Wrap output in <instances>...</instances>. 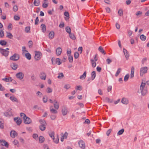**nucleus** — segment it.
<instances>
[{
  "mask_svg": "<svg viewBox=\"0 0 149 149\" xmlns=\"http://www.w3.org/2000/svg\"><path fill=\"white\" fill-rule=\"evenodd\" d=\"M145 86L146 83L142 82L140 85V89L141 91V94L143 96L146 95L148 92L147 88H145Z\"/></svg>",
  "mask_w": 149,
  "mask_h": 149,
  "instance_id": "1",
  "label": "nucleus"
},
{
  "mask_svg": "<svg viewBox=\"0 0 149 149\" xmlns=\"http://www.w3.org/2000/svg\"><path fill=\"white\" fill-rule=\"evenodd\" d=\"M39 122L40 123L39 127V128L42 131H44L46 129L47 125L45 121L44 120L40 119L39 120Z\"/></svg>",
  "mask_w": 149,
  "mask_h": 149,
  "instance_id": "2",
  "label": "nucleus"
},
{
  "mask_svg": "<svg viewBox=\"0 0 149 149\" xmlns=\"http://www.w3.org/2000/svg\"><path fill=\"white\" fill-rule=\"evenodd\" d=\"M9 49V48H8L6 49L0 48V52L4 56L7 57L9 54V52L8 50Z\"/></svg>",
  "mask_w": 149,
  "mask_h": 149,
  "instance_id": "3",
  "label": "nucleus"
},
{
  "mask_svg": "<svg viewBox=\"0 0 149 149\" xmlns=\"http://www.w3.org/2000/svg\"><path fill=\"white\" fill-rule=\"evenodd\" d=\"M147 70L148 67L146 66L141 68L140 71V76H143L144 74L147 73Z\"/></svg>",
  "mask_w": 149,
  "mask_h": 149,
  "instance_id": "4",
  "label": "nucleus"
},
{
  "mask_svg": "<svg viewBox=\"0 0 149 149\" xmlns=\"http://www.w3.org/2000/svg\"><path fill=\"white\" fill-rule=\"evenodd\" d=\"M35 56H34L35 59L36 61H38L41 58L42 54L39 51H35Z\"/></svg>",
  "mask_w": 149,
  "mask_h": 149,
  "instance_id": "5",
  "label": "nucleus"
},
{
  "mask_svg": "<svg viewBox=\"0 0 149 149\" xmlns=\"http://www.w3.org/2000/svg\"><path fill=\"white\" fill-rule=\"evenodd\" d=\"M12 109L9 108L4 113V115L6 117L10 116H13V114L12 111Z\"/></svg>",
  "mask_w": 149,
  "mask_h": 149,
  "instance_id": "6",
  "label": "nucleus"
},
{
  "mask_svg": "<svg viewBox=\"0 0 149 149\" xmlns=\"http://www.w3.org/2000/svg\"><path fill=\"white\" fill-rule=\"evenodd\" d=\"M19 58V55L17 54H15L10 57V59L11 60L16 61L18 60Z\"/></svg>",
  "mask_w": 149,
  "mask_h": 149,
  "instance_id": "7",
  "label": "nucleus"
},
{
  "mask_svg": "<svg viewBox=\"0 0 149 149\" xmlns=\"http://www.w3.org/2000/svg\"><path fill=\"white\" fill-rule=\"evenodd\" d=\"M15 76L17 78L21 80L23 79L24 75L23 73L19 72L17 73Z\"/></svg>",
  "mask_w": 149,
  "mask_h": 149,
  "instance_id": "8",
  "label": "nucleus"
},
{
  "mask_svg": "<svg viewBox=\"0 0 149 149\" xmlns=\"http://www.w3.org/2000/svg\"><path fill=\"white\" fill-rule=\"evenodd\" d=\"M68 113V110L67 107L65 106H63L62 108V113L63 116L66 115Z\"/></svg>",
  "mask_w": 149,
  "mask_h": 149,
  "instance_id": "9",
  "label": "nucleus"
},
{
  "mask_svg": "<svg viewBox=\"0 0 149 149\" xmlns=\"http://www.w3.org/2000/svg\"><path fill=\"white\" fill-rule=\"evenodd\" d=\"M78 144L79 147L83 149H85V143L82 140H80L78 142Z\"/></svg>",
  "mask_w": 149,
  "mask_h": 149,
  "instance_id": "10",
  "label": "nucleus"
},
{
  "mask_svg": "<svg viewBox=\"0 0 149 149\" xmlns=\"http://www.w3.org/2000/svg\"><path fill=\"white\" fill-rule=\"evenodd\" d=\"M14 120L16 123L18 125H20L22 122V119L19 118H15Z\"/></svg>",
  "mask_w": 149,
  "mask_h": 149,
  "instance_id": "11",
  "label": "nucleus"
},
{
  "mask_svg": "<svg viewBox=\"0 0 149 149\" xmlns=\"http://www.w3.org/2000/svg\"><path fill=\"white\" fill-rule=\"evenodd\" d=\"M24 122L26 124H29L31 122V120L27 117H26L24 119Z\"/></svg>",
  "mask_w": 149,
  "mask_h": 149,
  "instance_id": "12",
  "label": "nucleus"
},
{
  "mask_svg": "<svg viewBox=\"0 0 149 149\" xmlns=\"http://www.w3.org/2000/svg\"><path fill=\"white\" fill-rule=\"evenodd\" d=\"M53 102H54V107L55 109H58L59 106V103L56 100H54Z\"/></svg>",
  "mask_w": 149,
  "mask_h": 149,
  "instance_id": "13",
  "label": "nucleus"
},
{
  "mask_svg": "<svg viewBox=\"0 0 149 149\" xmlns=\"http://www.w3.org/2000/svg\"><path fill=\"white\" fill-rule=\"evenodd\" d=\"M0 142L1 145L4 146L6 147H8V144L7 142L5 140H0Z\"/></svg>",
  "mask_w": 149,
  "mask_h": 149,
  "instance_id": "14",
  "label": "nucleus"
},
{
  "mask_svg": "<svg viewBox=\"0 0 149 149\" xmlns=\"http://www.w3.org/2000/svg\"><path fill=\"white\" fill-rule=\"evenodd\" d=\"M40 77L42 79L45 80L46 78V75L45 73L42 72L40 75Z\"/></svg>",
  "mask_w": 149,
  "mask_h": 149,
  "instance_id": "15",
  "label": "nucleus"
},
{
  "mask_svg": "<svg viewBox=\"0 0 149 149\" xmlns=\"http://www.w3.org/2000/svg\"><path fill=\"white\" fill-rule=\"evenodd\" d=\"M10 135L12 138H14L15 136H17V134L15 131L13 130L11 131Z\"/></svg>",
  "mask_w": 149,
  "mask_h": 149,
  "instance_id": "16",
  "label": "nucleus"
},
{
  "mask_svg": "<svg viewBox=\"0 0 149 149\" xmlns=\"http://www.w3.org/2000/svg\"><path fill=\"white\" fill-rule=\"evenodd\" d=\"M62 49L61 47H58L56 49V53L57 56H59L60 55Z\"/></svg>",
  "mask_w": 149,
  "mask_h": 149,
  "instance_id": "17",
  "label": "nucleus"
},
{
  "mask_svg": "<svg viewBox=\"0 0 149 149\" xmlns=\"http://www.w3.org/2000/svg\"><path fill=\"white\" fill-rule=\"evenodd\" d=\"M123 52L125 55V57L126 59L127 60H128V59L129 58V54L128 53V52L127 51L125 48H123Z\"/></svg>",
  "mask_w": 149,
  "mask_h": 149,
  "instance_id": "18",
  "label": "nucleus"
},
{
  "mask_svg": "<svg viewBox=\"0 0 149 149\" xmlns=\"http://www.w3.org/2000/svg\"><path fill=\"white\" fill-rule=\"evenodd\" d=\"M50 113H51L56 114L58 112L57 111V110L53 108L52 106H51L50 107Z\"/></svg>",
  "mask_w": 149,
  "mask_h": 149,
  "instance_id": "19",
  "label": "nucleus"
},
{
  "mask_svg": "<svg viewBox=\"0 0 149 149\" xmlns=\"http://www.w3.org/2000/svg\"><path fill=\"white\" fill-rule=\"evenodd\" d=\"M11 67L12 69L14 70H16L17 68L18 65L15 63H13L11 64Z\"/></svg>",
  "mask_w": 149,
  "mask_h": 149,
  "instance_id": "20",
  "label": "nucleus"
},
{
  "mask_svg": "<svg viewBox=\"0 0 149 149\" xmlns=\"http://www.w3.org/2000/svg\"><path fill=\"white\" fill-rule=\"evenodd\" d=\"M6 76L5 77L6 78H3L2 79V80L3 81H4L6 82H10V81L11 79V77H6Z\"/></svg>",
  "mask_w": 149,
  "mask_h": 149,
  "instance_id": "21",
  "label": "nucleus"
},
{
  "mask_svg": "<svg viewBox=\"0 0 149 149\" xmlns=\"http://www.w3.org/2000/svg\"><path fill=\"white\" fill-rule=\"evenodd\" d=\"M121 102L123 104H127L128 103V100L127 99L123 98H122L121 100Z\"/></svg>",
  "mask_w": 149,
  "mask_h": 149,
  "instance_id": "22",
  "label": "nucleus"
},
{
  "mask_svg": "<svg viewBox=\"0 0 149 149\" xmlns=\"http://www.w3.org/2000/svg\"><path fill=\"white\" fill-rule=\"evenodd\" d=\"M10 100L13 102H18V100L14 96H11L10 97Z\"/></svg>",
  "mask_w": 149,
  "mask_h": 149,
  "instance_id": "23",
  "label": "nucleus"
},
{
  "mask_svg": "<svg viewBox=\"0 0 149 149\" xmlns=\"http://www.w3.org/2000/svg\"><path fill=\"white\" fill-rule=\"evenodd\" d=\"M134 66H132L131 69L130 77L132 78L134 76Z\"/></svg>",
  "mask_w": 149,
  "mask_h": 149,
  "instance_id": "24",
  "label": "nucleus"
},
{
  "mask_svg": "<svg viewBox=\"0 0 149 149\" xmlns=\"http://www.w3.org/2000/svg\"><path fill=\"white\" fill-rule=\"evenodd\" d=\"M41 28H42V32H44L46 31V26L45 24H42L40 26Z\"/></svg>",
  "mask_w": 149,
  "mask_h": 149,
  "instance_id": "25",
  "label": "nucleus"
},
{
  "mask_svg": "<svg viewBox=\"0 0 149 149\" xmlns=\"http://www.w3.org/2000/svg\"><path fill=\"white\" fill-rule=\"evenodd\" d=\"M98 50L102 54H106V53L102 47L100 46L98 48Z\"/></svg>",
  "mask_w": 149,
  "mask_h": 149,
  "instance_id": "26",
  "label": "nucleus"
},
{
  "mask_svg": "<svg viewBox=\"0 0 149 149\" xmlns=\"http://www.w3.org/2000/svg\"><path fill=\"white\" fill-rule=\"evenodd\" d=\"M33 4L35 6H39L40 4V0H34Z\"/></svg>",
  "mask_w": 149,
  "mask_h": 149,
  "instance_id": "27",
  "label": "nucleus"
},
{
  "mask_svg": "<svg viewBox=\"0 0 149 149\" xmlns=\"http://www.w3.org/2000/svg\"><path fill=\"white\" fill-rule=\"evenodd\" d=\"M54 33L53 31H51L49 33V38L50 39L53 38L54 37Z\"/></svg>",
  "mask_w": 149,
  "mask_h": 149,
  "instance_id": "28",
  "label": "nucleus"
},
{
  "mask_svg": "<svg viewBox=\"0 0 149 149\" xmlns=\"http://www.w3.org/2000/svg\"><path fill=\"white\" fill-rule=\"evenodd\" d=\"M45 139L42 136H40L39 138V141L40 143H43L45 141Z\"/></svg>",
  "mask_w": 149,
  "mask_h": 149,
  "instance_id": "29",
  "label": "nucleus"
},
{
  "mask_svg": "<svg viewBox=\"0 0 149 149\" xmlns=\"http://www.w3.org/2000/svg\"><path fill=\"white\" fill-rule=\"evenodd\" d=\"M7 36L6 37H8V38L10 39H12L13 38V36L12 35V34L8 32H7Z\"/></svg>",
  "mask_w": 149,
  "mask_h": 149,
  "instance_id": "30",
  "label": "nucleus"
},
{
  "mask_svg": "<svg viewBox=\"0 0 149 149\" xmlns=\"http://www.w3.org/2000/svg\"><path fill=\"white\" fill-rule=\"evenodd\" d=\"M7 43V42L5 40H3L0 41V44L2 46L6 45Z\"/></svg>",
  "mask_w": 149,
  "mask_h": 149,
  "instance_id": "31",
  "label": "nucleus"
},
{
  "mask_svg": "<svg viewBox=\"0 0 149 149\" xmlns=\"http://www.w3.org/2000/svg\"><path fill=\"white\" fill-rule=\"evenodd\" d=\"M3 121L2 120H0V128L3 129L4 128Z\"/></svg>",
  "mask_w": 149,
  "mask_h": 149,
  "instance_id": "32",
  "label": "nucleus"
},
{
  "mask_svg": "<svg viewBox=\"0 0 149 149\" xmlns=\"http://www.w3.org/2000/svg\"><path fill=\"white\" fill-rule=\"evenodd\" d=\"M91 79L92 80H93L95 78L96 76V74L95 71H93L91 74Z\"/></svg>",
  "mask_w": 149,
  "mask_h": 149,
  "instance_id": "33",
  "label": "nucleus"
},
{
  "mask_svg": "<svg viewBox=\"0 0 149 149\" xmlns=\"http://www.w3.org/2000/svg\"><path fill=\"white\" fill-rule=\"evenodd\" d=\"M86 75V72L85 71L84 73L80 77V78L81 79H85Z\"/></svg>",
  "mask_w": 149,
  "mask_h": 149,
  "instance_id": "34",
  "label": "nucleus"
},
{
  "mask_svg": "<svg viewBox=\"0 0 149 149\" xmlns=\"http://www.w3.org/2000/svg\"><path fill=\"white\" fill-rule=\"evenodd\" d=\"M70 37L72 40H75L76 39V37H75L74 34L70 33L69 34Z\"/></svg>",
  "mask_w": 149,
  "mask_h": 149,
  "instance_id": "35",
  "label": "nucleus"
},
{
  "mask_svg": "<svg viewBox=\"0 0 149 149\" xmlns=\"http://www.w3.org/2000/svg\"><path fill=\"white\" fill-rule=\"evenodd\" d=\"M91 61L92 64V66L93 68L95 67L96 66V63L94 61V60L93 59H91Z\"/></svg>",
  "mask_w": 149,
  "mask_h": 149,
  "instance_id": "36",
  "label": "nucleus"
},
{
  "mask_svg": "<svg viewBox=\"0 0 149 149\" xmlns=\"http://www.w3.org/2000/svg\"><path fill=\"white\" fill-rule=\"evenodd\" d=\"M25 56L27 58L28 60H30L31 58V54L29 53H27L25 54Z\"/></svg>",
  "mask_w": 149,
  "mask_h": 149,
  "instance_id": "37",
  "label": "nucleus"
},
{
  "mask_svg": "<svg viewBox=\"0 0 149 149\" xmlns=\"http://www.w3.org/2000/svg\"><path fill=\"white\" fill-rule=\"evenodd\" d=\"M140 38L141 40L142 41H145L146 39V37L143 34L141 35Z\"/></svg>",
  "mask_w": 149,
  "mask_h": 149,
  "instance_id": "38",
  "label": "nucleus"
},
{
  "mask_svg": "<svg viewBox=\"0 0 149 149\" xmlns=\"http://www.w3.org/2000/svg\"><path fill=\"white\" fill-rule=\"evenodd\" d=\"M105 100L106 101L109 103H112L113 101L112 100L110 99L108 97H106L105 98Z\"/></svg>",
  "mask_w": 149,
  "mask_h": 149,
  "instance_id": "39",
  "label": "nucleus"
},
{
  "mask_svg": "<svg viewBox=\"0 0 149 149\" xmlns=\"http://www.w3.org/2000/svg\"><path fill=\"white\" fill-rule=\"evenodd\" d=\"M49 136L53 139H54V132H52L51 133H49Z\"/></svg>",
  "mask_w": 149,
  "mask_h": 149,
  "instance_id": "40",
  "label": "nucleus"
},
{
  "mask_svg": "<svg viewBox=\"0 0 149 149\" xmlns=\"http://www.w3.org/2000/svg\"><path fill=\"white\" fill-rule=\"evenodd\" d=\"M121 71V69L120 68H119L116 73L115 74V76L116 77H117L119 74V73Z\"/></svg>",
  "mask_w": 149,
  "mask_h": 149,
  "instance_id": "41",
  "label": "nucleus"
},
{
  "mask_svg": "<svg viewBox=\"0 0 149 149\" xmlns=\"http://www.w3.org/2000/svg\"><path fill=\"white\" fill-rule=\"evenodd\" d=\"M65 30L68 33L70 34L71 33V29L68 26H67L65 28Z\"/></svg>",
  "mask_w": 149,
  "mask_h": 149,
  "instance_id": "42",
  "label": "nucleus"
},
{
  "mask_svg": "<svg viewBox=\"0 0 149 149\" xmlns=\"http://www.w3.org/2000/svg\"><path fill=\"white\" fill-rule=\"evenodd\" d=\"M54 142L56 143H58L59 142V139L58 138V136L57 135L56 138L55 139L54 138V139H53Z\"/></svg>",
  "mask_w": 149,
  "mask_h": 149,
  "instance_id": "43",
  "label": "nucleus"
},
{
  "mask_svg": "<svg viewBox=\"0 0 149 149\" xmlns=\"http://www.w3.org/2000/svg\"><path fill=\"white\" fill-rule=\"evenodd\" d=\"M124 132V129H122L120 130H119L117 133L118 135H120L122 134Z\"/></svg>",
  "mask_w": 149,
  "mask_h": 149,
  "instance_id": "44",
  "label": "nucleus"
},
{
  "mask_svg": "<svg viewBox=\"0 0 149 149\" xmlns=\"http://www.w3.org/2000/svg\"><path fill=\"white\" fill-rule=\"evenodd\" d=\"M68 57V60L69 61L70 63H72L73 61V57L72 56H69Z\"/></svg>",
  "mask_w": 149,
  "mask_h": 149,
  "instance_id": "45",
  "label": "nucleus"
},
{
  "mask_svg": "<svg viewBox=\"0 0 149 149\" xmlns=\"http://www.w3.org/2000/svg\"><path fill=\"white\" fill-rule=\"evenodd\" d=\"M4 33L3 30H1L0 31V37L3 38L4 36Z\"/></svg>",
  "mask_w": 149,
  "mask_h": 149,
  "instance_id": "46",
  "label": "nucleus"
},
{
  "mask_svg": "<svg viewBox=\"0 0 149 149\" xmlns=\"http://www.w3.org/2000/svg\"><path fill=\"white\" fill-rule=\"evenodd\" d=\"M123 11L122 9H119L118 12V14L120 16L123 15Z\"/></svg>",
  "mask_w": 149,
  "mask_h": 149,
  "instance_id": "47",
  "label": "nucleus"
},
{
  "mask_svg": "<svg viewBox=\"0 0 149 149\" xmlns=\"http://www.w3.org/2000/svg\"><path fill=\"white\" fill-rule=\"evenodd\" d=\"M129 77V75L128 74H126L124 77V80L125 81H127Z\"/></svg>",
  "mask_w": 149,
  "mask_h": 149,
  "instance_id": "48",
  "label": "nucleus"
},
{
  "mask_svg": "<svg viewBox=\"0 0 149 149\" xmlns=\"http://www.w3.org/2000/svg\"><path fill=\"white\" fill-rule=\"evenodd\" d=\"M30 27L27 26L25 27V31L26 33H28L30 31Z\"/></svg>",
  "mask_w": 149,
  "mask_h": 149,
  "instance_id": "49",
  "label": "nucleus"
},
{
  "mask_svg": "<svg viewBox=\"0 0 149 149\" xmlns=\"http://www.w3.org/2000/svg\"><path fill=\"white\" fill-rule=\"evenodd\" d=\"M32 44H33L32 41L31 40L29 41L28 43V45H29V47L30 48L32 47Z\"/></svg>",
  "mask_w": 149,
  "mask_h": 149,
  "instance_id": "50",
  "label": "nucleus"
},
{
  "mask_svg": "<svg viewBox=\"0 0 149 149\" xmlns=\"http://www.w3.org/2000/svg\"><path fill=\"white\" fill-rule=\"evenodd\" d=\"M56 63L58 65H60L61 63L60 62V59L59 58H57L56 59Z\"/></svg>",
  "mask_w": 149,
  "mask_h": 149,
  "instance_id": "51",
  "label": "nucleus"
},
{
  "mask_svg": "<svg viewBox=\"0 0 149 149\" xmlns=\"http://www.w3.org/2000/svg\"><path fill=\"white\" fill-rule=\"evenodd\" d=\"M64 77V75L63 73H60L58 77V78L59 79H61L62 78Z\"/></svg>",
  "mask_w": 149,
  "mask_h": 149,
  "instance_id": "52",
  "label": "nucleus"
},
{
  "mask_svg": "<svg viewBox=\"0 0 149 149\" xmlns=\"http://www.w3.org/2000/svg\"><path fill=\"white\" fill-rule=\"evenodd\" d=\"M48 6V3H45V2H44L43 3L42 5V7L44 8H47Z\"/></svg>",
  "mask_w": 149,
  "mask_h": 149,
  "instance_id": "53",
  "label": "nucleus"
},
{
  "mask_svg": "<svg viewBox=\"0 0 149 149\" xmlns=\"http://www.w3.org/2000/svg\"><path fill=\"white\" fill-rule=\"evenodd\" d=\"M21 117H22L23 119H24L26 117V115L24 113H21L20 114Z\"/></svg>",
  "mask_w": 149,
  "mask_h": 149,
  "instance_id": "54",
  "label": "nucleus"
},
{
  "mask_svg": "<svg viewBox=\"0 0 149 149\" xmlns=\"http://www.w3.org/2000/svg\"><path fill=\"white\" fill-rule=\"evenodd\" d=\"M79 54L78 53L76 52L74 53V56L75 59H77L79 57Z\"/></svg>",
  "mask_w": 149,
  "mask_h": 149,
  "instance_id": "55",
  "label": "nucleus"
},
{
  "mask_svg": "<svg viewBox=\"0 0 149 149\" xmlns=\"http://www.w3.org/2000/svg\"><path fill=\"white\" fill-rule=\"evenodd\" d=\"M43 100L44 102L46 103L47 102V96H44L43 98Z\"/></svg>",
  "mask_w": 149,
  "mask_h": 149,
  "instance_id": "56",
  "label": "nucleus"
},
{
  "mask_svg": "<svg viewBox=\"0 0 149 149\" xmlns=\"http://www.w3.org/2000/svg\"><path fill=\"white\" fill-rule=\"evenodd\" d=\"M13 11L15 12H16L18 10V7L17 5H15L13 7Z\"/></svg>",
  "mask_w": 149,
  "mask_h": 149,
  "instance_id": "57",
  "label": "nucleus"
},
{
  "mask_svg": "<svg viewBox=\"0 0 149 149\" xmlns=\"http://www.w3.org/2000/svg\"><path fill=\"white\" fill-rule=\"evenodd\" d=\"M112 129H109L106 132V134L107 136H109L110 134V133L111 132Z\"/></svg>",
  "mask_w": 149,
  "mask_h": 149,
  "instance_id": "58",
  "label": "nucleus"
},
{
  "mask_svg": "<svg viewBox=\"0 0 149 149\" xmlns=\"http://www.w3.org/2000/svg\"><path fill=\"white\" fill-rule=\"evenodd\" d=\"M52 90L51 88L49 87L47 88V93H51L52 92Z\"/></svg>",
  "mask_w": 149,
  "mask_h": 149,
  "instance_id": "59",
  "label": "nucleus"
},
{
  "mask_svg": "<svg viewBox=\"0 0 149 149\" xmlns=\"http://www.w3.org/2000/svg\"><path fill=\"white\" fill-rule=\"evenodd\" d=\"M14 19L15 20L18 21L20 17L19 16L15 15L14 17Z\"/></svg>",
  "mask_w": 149,
  "mask_h": 149,
  "instance_id": "60",
  "label": "nucleus"
},
{
  "mask_svg": "<svg viewBox=\"0 0 149 149\" xmlns=\"http://www.w3.org/2000/svg\"><path fill=\"white\" fill-rule=\"evenodd\" d=\"M68 135V133L67 132H65L64 134L63 135V136H62L63 137V138L66 139L67 138Z\"/></svg>",
  "mask_w": 149,
  "mask_h": 149,
  "instance_id": "61",
  "label": "nucleus"
},
{
  "mask_svg": "<svg viewBox=\"0 0 149 149\" xmlns=\"http://www.w3.org/2000/svg\"><path fill=\"white\" fill-rule=\"evenodd\" d=\"M70 85H69V84H66L65 85L64 88L67 89H68L69 88H70Z\"/></svg>",
  "mask_w": 149,
  "mask_h": 149,
  "instance_id": "62",
  "label": "nucleus"
},
{
  "mask_svg": "<svg viewBox=\"0 0 149 149\" xmlns=\"http://www.w3.org/2000/svg\"><path fill=\"white\" fill-rule=\"evenodd\" d=\"M77 88H76V90H79V91H81L82 90V87L81 86H76Z\"/></svg>",
  "mask_w": 149,
  "mask_h": 149,
  "instance_id": "63",
  "label": "nucleus"
},
{
  "mask_svg": "<svg viewBox=\"0 0 149 149\" xmlns=\"http://www.w3.org/2000/svg\"><path fill=\"white\" fill-rule=\"evenodd\" d=\"M107 64H109L112 62V60L109 58H108L106 60Z\"/></svg>",
  "mask_w": 149,
  "mask_h": 149,
  "instance_id": "64",
  "label": "nucleus"
}]
</instances>
